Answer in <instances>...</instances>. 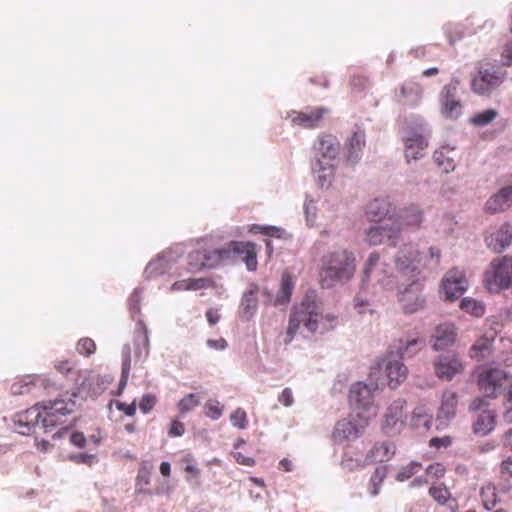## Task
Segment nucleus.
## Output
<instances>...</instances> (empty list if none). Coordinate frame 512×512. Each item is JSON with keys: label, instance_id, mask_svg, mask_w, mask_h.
<instances>
[{"label": "nucleus", "instance_id": "obj_44", "mask_svg": "<svg viewBox=\"0 0 512 512\" xmlns=\"http://www.w3.org/2000/svg\"><path fill=\"white\" fill-rule=\"evenodd\" d=\"M200 401L196 394L190 393L183 397L178 402V408L181 413H187L191 410H193L195 407L199 405Z\"/></svg>", "mask_w": 512, "mask_h": 512}, {"label": "nucleus", "instance_id": "obj_43", "mask_svg": "<svg viewBox=\"0 0 512 512\" xmlns=\"http://www.w3.org/2000/svg\"><path fill=\"white\" fill-rule=\"evenodd\" d=\"M181 462L185 464L183 469L188 474V476L186 477L187 481L199 478L200 470L196 465H194V457L192 454H186L185 456H183Z\"/></svg>", "mask_w": 512, "mask_h": 512}, {"label": "nucleus", "instance_id": "obj_24", "mask_svg": "<svg viewBox=\"0 0 512 512\" xmlns=\"http://www.w3.org/2000/svg\"><path fill=\"white\" fill-rule=\"evenodd\" d=\"M512 205V186H506L491 196L485 205L490 213H497L507 210Z\"/></svg>", "mask_w": 512, "mask_h": 512}, {"label": "nucleus", "instance_id": "obj_13", "mask_svg": "<svg viewBox=\"0 0 512 512\" xmlns=\"http://www.w3.org/2000/svg\"><path fill=\"white\" fill-rule=\"evenodd\" d=\"M468 281L462 271L457 268L449 270L443 281L442 289L448 300L458 299L467 289Z\"/></svg>", "mask_w": 512, "mask_h": 512}, {"label": "nucleus", "instance_id": "obj_60", "mask_svg": "<svg viewBox=\"0 0 512 512\" xmlns=\"http://www.w3.org/2000/svg\"><path fill=\"white\" fill-rule=\"evenodd\" d=\"M35 381H40V378H37L30 383L26 382L24 384L21 383H15L12 385V392L14 394H24L29 393L31 390V385H34Z\"/></svg>", "mask_w": 512, "mask_h": 512}, {"label": "nucleus", "instance_id": "obj_26", "mask_svg": "<svg viewBox=\"0 0 512 512\" xmlns=\"http://www.w3.org/2000/svg\"><path fill=\"white\" fill-rule=\"evenodd\" d=\"M407 368L398 359L388 358L385 362V374L387 376L388 385L391 388L398 387L407 378Z\"/></svg>", "mask_w": 512, "mask_h": 512}, {"label": "nucleus", "instance_id": "obj_45", "mask_svg": "<svg viewBox=\"0 0 512 512\" xmlns=\"http://www.w3.org/2000/svg\"><path fill=\"white\" fill-rule=\"evenodd\" d=\"M434 162L439 168H442V170L446 173L453 171L455 168L454 161L446 157L443 151H436L433 155Z\"/></svg>", "mask_w": 512, "mask_h": 512}, {"label": "nucleus", "instance_id": "obj_40", "mask_svg": "<svg viewBox=\"0 0 512 512\" xmlns=\"http://www.w3.org/2000/svg\"><path fill=\"white\" fill-rule=\"evenodd\" d=\"M122 356H123V364H122V370H121V379L119 382V388L120 390H123L127 384L129 373L131 369V349L130 346L126 345L124 346L122 350Z\"/></svg>", "mask_w": 512, "mask_h": 512}, {"label": "nucleus", "instance_id": "obj_3", "mask_svg": "<svg viewBox=\"0 0 512 512\" xmlns=\"http://www.w3.org/2000/svg\"><path fill=\"white\" fill-rule=\"evenodd\" d=\"M355 262L354 254L345 249L325 254L319 264L320 286L332 288L338 283L349 281L355 273Z\"/></svg>", "mask_w": 512, "mask_h": 512}, {"label": "nucleus", "instance_id": "obj_35", "mask_svg": "<svg viewBox=\"0 0 512 512\" xmlns=\"http://www.w3.org/2000/svg\"><path fill=\"white\" fill-rule=\"evenodd\" d=\"M232 255L231 243L224 248L215 250H205L206 268L212 269L220 265L223 261L229 259Z\"/></svg>", "mask_w": 512, "mask_h": 512}, {"label": "nucleus", "instance_id": "obj_28", "mask_svg": "<svg viewBox=\"0 0 512 512\" xmlns=\"http://www.w3.org/2000/svg\"><path fill=\"white\" fill-rule=\"evenodd\" d=\"M232 254L242 257L247 269L255 271L257 268L256 245L250 242H231Z\"/></svg>", "mask_w": 512, "mask_h": 512}, {"label": "nucleus", "instance_id": "obj_14", "mask_svg": "<svg viewBox=\"0 0 512 512\" xmlns=\"http://www.w3.org/2000/svg\"><path fill=\"white\" fill-rule=\"evenodd\" d=\"M458 403L459 397L455 391L445 390L442 393L440 406L436 414L437 429L440 426H447L456 417Z\"/></svg>", "mask_w": 512, "mask_h": 512}, {"label": "nucleus", "instance_id": "obj_42", "mask_svg": "<svg viewBox=\"0 0 512 512\" xmlns=\"http://www.w3.org/2000/svg\"><path fill=\"white\" fill-rule=\"evenodd\" d=\"M138 331H139V338L140 342L142 344V349L139 351H136V355L139 358L146 359L149 355V336H148V329L146 325L142 322H138Z\"/></svg>", "mask_w": 512, "mask_h": 512}, {"label": "nucleus", "instance_id": "obj_55", "mask_svg": "<svg viewBox=\"0 0 512 512\" xmlns=\"http://www.w3.org/2000/svg\"><path fill=\"white\" fill-rule=\"evenodd\" d=\"M213 286L209 278H189V290H200Z\"/></svg>", "mask_w": 512, "mask_h": 512}, {"label": "nucleus", "instance_id": "obj_23", "mask_svg": "<svg viewBox=\"0 0 512 512\" xmlns=\"http://www.w3.org/2000/svg\"><path fill=\"white\" fill-rule=\"evenodd\" d=\"M365 144V132L362 130L355 131L345 143L346 161L355 164L360 159Z\"/></svg>", "mask_w": 512, "mask_h": 512}, {"label": "nucleus", "instance_id": "obj_54", "mask_svg": "<svg viewBox=\"0 0 512 512\" xmlns=\"http://www.w3.org/2000/svg\"><path fill=\"white\" fill-rule=\"evenodd\" d=\"M313 169L319 173V179L324 181L331 178L333 175V166L329 163L324 166L321 160L316 162Z\"/></svg>", "mask_w": 512, "mask_h": 512}, {"label": "nucleus", "instance_id": "obj_25", "mask_svg": "<svg viewBox=\"0 0 512 512\" xmlns=\"http://www.w3.org/2000/svg\"><path fill=\"white\" fill-rule=\"evenodd\" d=\"M39 421L42 422V415L37 407L20 412L15 417V423L20 428L19 433L23 435L30 434L34 427L39 424Z\"/></svg>", "mask_w": 512, "mask_h": 512}, {"label": "nucleus", "instance_id": "obj_2", "mask_svg": "<svg viewBox=\"0 0 512 512\" xmlns=\"http://www.w3.org/2000/svg\"><path fill=\"white\" fill-rule=\"evenodd\" d=\"M339 323L338 317L332 313H323L312 295H306L300 305L295 306L289 316L284 343L290 344L301 325L310 334H324L333 330Z\"/></svg>", "mask_w": 512, "mask_h": 512}, {"label": "nucleus", "instance_id": "obj_56", "mask_svg": "<svg viewBox=\"0 0 512 512\" xmlns=\"http://www.w3.org/2000/svg\"><path fill=\"white\" fill-rule=\"evenodd\" d=\"M445 472L446 468L442 463H433L426 469L427 475L435 479L442 478L445 475Z\"/></svg>", "mask_w": 512, "mask_h": 512}, {"label": "nucleus", "instance_id": "obj_38", "mask_svg": "<svg viewBox=\"0 0 512 512\" xmlns=\"http://www.w3.org/2000/svg\"><path fill=\"white\" fill-rule=\"evenodd\" d=\"M206 269L205 250H195L188 255V272L196 273Z\"/></svg>", "mask_w": 512, "mask_h": 512}, {"label": "nucleus", "instance_id": "obj_52", "mask_svg": "<svg viewBox=\"0 0 512 512\" xmlns=\"http://www.w3.org/2000/svg\"><path fill=\"white\" fill-rule=\"evenodd\" d=\"M157 403V398L153 394H144L139 401V409L144 413H150Z\"/></svg>", "mask_w": 512, "mask_h": 512}, {"label": "nucleus", "instance_id": "obj_15", "mask_svg": "<svg viewBox=\"0 0 512 512\" xmlns=\"http://www.w3.org/2000/svg\"><path fill=\"white\" fill-rule=\"evenodd\" d=\"M366 236L370 245L376 246L383 243H389L390 245L395 246L400 236V228L395 227L393 222L390 225L385 224L373 226L369 228Z\"/></svg>", "mask_w": 512, "mask_h": 512}, {"label": "nucleus", "instance_id": "obj_37", "mask_svg": "<svg viewBox=\"0 0 512 512\" xmlns=\"http://www.w3.org/2000/svg\"><path fill=\"white\" fill-rule=\"evenodd\" d=\"M480 496L482 499V506L488 511L492 510L498 502L496 487L491 483L481 488Z\"/></svg>", "mask_w": 512, "mask_h": 512}, {"label": "nucleus", "instance_id": "obj_34", "mask_svg": "<svg viewBox=\"0 0 512 512\" xmlns=\"http://www.w3.org/2000/svg\"><path fill=\"white\" fill-rule=\"evenodd\" d=\"M294 279L290 273H283L280 288L274 301V305H284L289 303L294 289Z\"/></svg>", "mask_w": 512, "mask_h": 512}, {"label": "nucleus", "instance_id": "obj_50", "mask_svg": "<svg viewBox=\"0 0 512 512\" xmlns=\"http://www.w3.org/2000/svg\"><path fill=\"white\" fill-rule=\"evenodd\" d=\"M230 421L234 427L238 429H245L248 425L247 414L242 408L236 409L230 415Z\"/></svg>", "mask_w": 512, "mask_h": 512}, {"label": "nucleus", "instance_id": "obj_31", "mask_svg": "<svg viewBox=\"0 0 512 512\" xmlns=\"http://www.w3.org/2000/svg\"><path fill=\"white\" fill-rule=\"evenodd\" d=\"M424 347V340L419 335H408L398 341L396 347L398 356L403 358H411L416 355Z\"/></svg>", "mask_w": 512, "mask_h": 512}, {"label": "nucleus", "instance_id": "obj_7", "mask_svg": "<svg viewBox=\"0 0 512 512\" xmlns=\"http://www.w3.org/2000/svg\"><path fill=\"white\" fill-rule=\"evenodd\" d=\"M75 408L76 402L67 394L59 399L49 401L41 411L43 428L63 425L66 422L67 415L71 414Z\"/></svg>", "mask_w": 512, "mask_h": 512}, {"label": "nucleus", "instance_id": "obj_29", "mask_svg": "<svg viewBox=\"0 0 512 512\" xmlns=\"http://www.w3.org/2000/svg\"><path fill=\"white\" fill-rule=\"evenodd\" d=\"M315 149L324 160L331 161L338 156L340 144L336 137L329 134H323L318 137Z\"/></svg>", "mask_w": 512, "mask_h": 512}, {"label": "nucleus", "instance_id": "obj_16", "mask_svg": "<svg viewBox=\"0 0 512 512\" xmlns=\"http://www.w3.org/2000/svg\"><path fill=\"white\" fill-rule=\"evenodd\" d=\"M457 339V330L452 323L437 325L431 335L432 349L442 351L454 345Z\"/></svg>", "mask_w": 512, "mask_h": 512}, {"label": "nucleus", "instance_id": "obj_30", "mask_svg": "<svg viewBox=\"0 0 512 512\" xmlns=\"http://www.w3.org/2000/svg\"><path fill=\"white\" fill-rule=\"evenodd\" d=\"M395 454V445L390 441L376 443L366 454L365 462L381 463L386 462Z\"/></svg>", "mask_w": 512, "mask_h": 512}, {"label": "nucleus", "instance_id": "obj_6", "mask_svg": "<svg viewBox=\"0 0 512 512\" xmlns=\"http://www.w3.org/2000/svg\"><path fill=\"white\" fill-rule=\"evenodd\" d=\"M377 415L376 411L364 415L361 412H353L348 418L339 420L333 431L335 441L343 442L347 440L357 439L368 427L372 418Z\"/></svg>", "mask_w": 512, "mask_h": 512}, {"label": "nucleus", "instance_id": "obj_27", "mask_svg": "<svg viewBox=\"0 0 512 512\" xmlns=\"http://www.w3.org/2000/svg\"><path fill=\"white\" fill-rule=\"evenodd\" d=\"M433 422L431 410L426 405L416 406L409 419V427L414 430H430Z\"/></svg>", "mask_w": 512, "mask_h": 512}, {"label": "nucleus", "instance_id": "obj_32", "mask_svg": "<svg viewBox=\"0 0 512 512\" xmlns=\"http://www.w3.org/2000/svg\"><path fill=\"white\" fill-rule=\"evenodd\" d=\"M496 418L495 410H483L473 423V432L481 436L488 435L496 426Z\"/></svg>", "mask_w": 512, "mask_h": 512}, {"label": "nucleus", "instance_id": "obj_4", "mask_svg": "<svg viewBox=\"0 0 512 512\" xmlns=\"http://www.w3.org/2000/svg\"><path fill=\"white\" fill-rule=\"evenodd\" d=\"M478 387L485 397H502L505 407L503 419L506 423L512 424V376L504 370L492 368L479 375Z\"/></svg>", "mask_w": 512, "mask_h": 512}, {"label": "nucleus", "instance_id": "obj_10", "mask_svg": "<svg viewBox=\"0 0 512 512\" xmlns=\"http://www.w3.org/2000/svg\"><path fill=\"white\" fill-rule=\"evenodd\" d=\"M406 401L394 400L386 409L382 423V429L387 433H400L406 426L405 416Z\"/></svg>", "mask_w": 512, "mask_h": 512}, {"label": "nucleus", "instance_id": "obj_57", "mask_svg": "<svg viewBox=\"0 0 512 512\" xmlns=\"http://www.w3.org/2000/svg\"><path fill=\"white\" fill-rule=\"evenodd\" d=\"M499 471L503 479L509 480L512 478V456L505 458L501 462Z\"/></svg>", "mask_w": 512, "mask_h": 512}, {"label": "nucleus", "instance_id": "obj_22", "mask_svg": "<svg viewBox=\"0 0 512 512\" xmlns=\"http://www.w3.org/2000/svg\"><path fill=\"white\" fill-rule=\"evenodd\" d=\"M387 274L386 264L381 262L379 253H371L364 268L365 279H374L378 283H384V277H386Z\"/></svg>", "mask_w": 512, "mask_h": 512}, {"label": "nucleus", "instance_id": "obj_47", "mask_svg": "<svg viewBox=\"0 0 512 512\" xmlns=\"http://www.w3.org/2000/svg\"><path fill=\"white\" fill-rule=\"evenodd\" d=\"M205 415L212 419L217 420L223 414V406L216 400H208L204 406Z\"/></svg>", "mask_w": 512, "mask_h": 512}, {"label": "nucleus", "instance_id": "obj_39", "mask_svg": "<svg viewBox=\"0 0 512 512\" xmlns=\"http://www.w3.org/2000/svg\"><path fill=\"white\" fill-rule=\"evenodd\" d=\"M460 308L476 317H481L485 313V306L481 301L472 299V298H464L460 303Z\"/></svg>", "mask_w": 512, "mask_h": 512}, {"label": "nucleus", "instance_id": "obj_41", "mask_svg": "<svg viewBox=\"0 0 512 512\" xmlns=\"http://www.w3.org/2000/svg\"><path fill=\"white\" fill-rule=\"evenodd\" d=\"M386 475L387 473L385 467H377L375 469L369 481V490L372 496L378 495Z\"/></svg>", "mask_w": 512, "mask_h": 512}, {"label": "nucleus", "instance_id": "obj_12", "mask_svg": "<svg viewBox=\"0 0 512 512\" xmlns=\"http://www.w3.org/2000/svg\"><path fill=\"white\" fill-rule=\"evenodd\" d=\"M504 80V76L494 70H479L477 76L472 79L471 89L478 95L489 96L498 88Z\"/></svg>", "mask_w": 512, "mask_h": 512}, {"label": "nucleus", "instance_id": "obj_46", "mask_svg": "<svg viewBox=\"0 0 512 512\" xmlns=\"http://www.w3.org/2000/svg\"><path fill=\"white\" fill-rule=\"evenodd\" d=\"M497 116L498 112L496 110L488 109L476 114L471 121L474 125L485 126L491 123Z\"/></svg>", "mask_w": 512, "mask_h": 512}, {"label": "nucleus", "instance_id": "obj_63", "mask_svg": "<svg viewBox=\"0 0 512 512\" xmlns=\"http://www.w3.org/2000/svg\"><path fill=\"white\" fill-rule=\"evenodd\" d=\"M487 398L484 395L482 397H476L470 404L469 409L471 411H479L484 407L488 406Z\"/></svg>", "mask_w": 512, "mask_h": 512}, {"label": "nucleus", "instance_id": "obj_33", "mask_svg": "<svg viewBox=\"0 0 512 512\" xmlns=\"http://www.w3.org/2000/svg\"><path fill=\"white\" fill-rule=\"evenodd\" d=\"M392 204L385 198H376L369 202L366 207L368 220L377 222L385 219L391 212Z\"/></svg>", "mask_w": 512, "mask_h": 512}, {"label": "nucleus", "instance_id": "obj_62", "mask_svg": "<svg viewBox=\"0 0 512 512\" xmlns=\"http://www.w3.org/2000/svg\"><path fill=\"white\" fill-rule=\"evenodd\" d=\"M70 442L76 447L83 448L86 444V438L82 432L75 431L70 436Z\"/></svg>", "mask_w": 512, "mask_h": 512}, {"label": "nucleus", "instance_id": "obj_9", "mask_svg": "<svg viewBox=\"0 0 512 512\" xmlns=\"http://www.w3.org/2000/svg\"><path fill=\"white\" fill-rule=\"evenodd\" d=\"M436 376L445 381H451L464 371V364L456 353L439 355L433 361Z\"/></svg>", "mask_w": 512, "mask_h": 512}, {"label": "nucleus", "instance_id": "obj_19", "mask_svg": "<svg viewBox=\"0 0 512 512\" xmlns=\"http://www.w3.org/2000/svg\"><path fill=\"white\" fill-rule=\"evenodd\" d=\"M175 261L176 257L174 256V253L171 250L166 251L161 256L148 263L145 268V274L148 278H155L163 275L171 270Z\"/></svg>", "mask_w": 512, "mask_h": 512}, {"label": "nucleus", "instance_id": "obj_20", "mask_svg": "<svg viewBox=\"0 0 512 512\" xmlns=\"http://www.w3.org/2000/svg\"><path fill=\"white\" fill-rule=\"evenodd\" d=\"M486 243L495 252H501L512 243V224L505 223L486 237Z\"/></svg>", "mask_w": 512, "mask_h": 512}, {"label": "nucleus", "instance_id": "obj_48", "mask_svg": "<svg viewBox=\"0 0 512 512\" xmlns=\"http://www.w3.org/2000/svg\"><path fill=\"white\" fill-rule=\"evenodd\" d=\"M429 494L434 500H436L440 504H445L450 497L449 490L443 485L432 486L429 489Z\"/></svg>", "mask_w": 512, "mask_h": 512}, {"label": "nucleus", "instance_id": "obj_11", "mask_svg": "<svg viewBox=\"0 0 512 512\" xmlns=\"http://www.w3.org/2000/svg\"><path fill=\"white\" fill-rule=\"evenodd\" d=\"M329 113L326 107H307L304 111H291L288 118L292 125L305 129H314L320 126L324 117Z\"/></svg>", "mask_w": 512, "mask_h": 512}, {"label": "nucleus", "instance_id": "obj_51", "mask_svg": "<svg viewBox=\"0 0 512 512\" xmlns=\"http://www.w3.org/2000/svg\"><path fill=\"white\" fill-rule=\"evenodd\" d=\"M367 464L365 460L361 459H354L353 457L349 456L347 453L344 455L342 461H341V467L344 470L347 471H354L356 469L362 468Z\"/></svg>", "mask_w": 512, "mask_h": 512}, {"label": "nucleus", "instance_id": "obj_5", "mask_svg": "<svg viewBox=\"0 0 512 512\" xmlns=\"http://www.w3.org/2000/svg\"><path fill=\"white\" fill-rule=\"evenodd\" d=\"M484 287L490 293H499L512 285V258H495L484 273Z\"/></svg>", "mask_w": 512, "mask_h": 512}, {"label": "nucleus", "instance_id": "obj_58", "mask_svg": "<svg viewBox=\"0 0 512 512\" xmlns=\"http://www.w3.org/2000/svg\"><path fill=\"white\" fill-rule=\"evenodd\" d=\"M452 438L450 436L433 437L429 441V446L434 448H447L451 446Z\"/></svg>", "mask_w": 512, "mask_h": 512}, {"label": "nucleus", "instance_id": "obj_8", "mask_svg": "<svg viewBox=\"0 0 512 512\" xmlns=\"http://www.w3.org/2000/svg\"><path fill=\"white\" fill-rule=\"evenodd\" d=\"M349 403L353 412H361L364 415L376 411L373 405L372 389L363 382H357L350 388Z\"/></svg>", "mask_w": 512, "mask_h": 512}, {"label": "nucleus", "instance_id": "obj_53", "mask_svg": "<svg viewBox=\"0 0 512 512\" xmlns=\"http://www.w3.org/2000/svg\"><path fill=\"white\" fill-rule=\"evenodd\" d=\"M421 468V464L418 462H411L409 465L404 467L399 473H398V480L404 481L412 477L414 474H416Z\"/></svg>", "mask_w": 512, "mask_h": 512}, {"label": "nucleus", "instance_id": "obj_36", "mask_svg": "<svg viewBox=\"0 0 512 512\" xmlns=\"http://www.w3.org/2000/svg\"><path fill=\"white\" fill-rule=\"evenodd\" d=\"M491 341L488 338L478 339L470 348V357L481 361L487 358L491 351Z\"/></svg>", "mask_w": 512, "mask_h": 512}, {"label": "nucleus", "instance_id": "obj_18", "mask_svg": "<svg viewBox=\"0 0 512 512\" xmlns=\"http://www.w3.org/2000/svg\"><path fill=\"white\" fill-rule=\"evenodd\" d=\"M423 222V212L416 205L405 207L398 217L393 221L395 227L400 228V232L405 229L416 230L420 228Z\"/></svg>", "mask_w": 512, "mask_h": 512}, {"label": "nucleus", "instance_id": "obj_1", "mask_svg": "<svg viewBox=\"0 0 512 512\" xmlns=\"http://www.w3.org/2000/svg\"><path fill=\"white\" fill-rule=\"evenodd\" d=\"M440 250L434 247L429 248L428 252H420L412 244L404 245L399 249L395 257V269L398 277L407 282V287L403 291L401 301L406 313H415L425 307V297L418 292L422 288V271L433 265L438 266L440 261Z\"/></svg>", "mask_w": 512, "mask_h": 512}, {"label": "nucleus", "instance_id": "obj_49", "mask_svg": "<svg viewBox=\"0 0 512 512\" xmlns=\"http://www.w3.org/2000/svg\"><path fill=\"white\" fill-rule=\"evenodd\" d=\"M76 349L79 354L87 357L95 352L96 344L91 338H81L77 343Z\"/></svg>", "mask_w": 512, "mask_h": 512}, {"label": "nucleus", "instance_id": "obj_59", "mask_svg": "<svg viewBox=\"0 0 512 512\" xmlns=\"http://www.w3.org/2000/svg\"><path fill=\"white\" fill-rule=\"evenodd\" d=\"M185 432V426L182 422L178 420H173L171 422L170 428L168 430V435L170 437H180Z\"/></svg>", "mask_w": 512, "mask_h": 512}, {"label": "nucleus", "instance_id": "obj_61", "mask_svg": "<svg viewBox=\"0 0 512 512\" xmlns=\"http://www.w3.org/2000/svg\"><path fill=\"white\" fill-rule=\"evenodd\" d=\"M278 400L286 407L291 406L294 402L292 390L290 388H285L279 395Z\"/></svg>", "mask_w": 512, "mask_h": 512}, {"label": "nucleus", "instance_id": "obj_17", "mask_svg": "<svg viewBox=\"0 0 512 512\" xmlns=\"http://www.w3.org/2000/svg\"><path fill=\"white\" fill-rule=\"evenodd\" d=\"M458 81L446 85L441 93L442 113L451 119H456L461 114L462 105L456 99Z\"/></svg>", "mask_w": 512, "mask_h": 512}, {"label": "nucleus", "instance_id": "obj_21", "mask_svg": "<svg viewBox=\"0 0 512 512\" xmlns=\"http://www.w3.org/2000/svg\"><path fill=\"white\" fill-rule=\"evenodd\" d=\"M428 147V141L425 136L416 132L411 133L404 139L405 157L407 162L417 160L423 156V152Z\"/></svg>", "mask_w": 512, "mask_h": 512}, {"label": "nucleus", "instance_id": "obj_64", "mask_svg": "<svg viewBox=\"0 0 512 512\" xmlns=\"http://www.w3.org/2000/svg\"><path fill=\"white\" fill-rule=\"evenodd\" d=\"M502 59L505 65H512V41L504 46L502 51Z\"/></svg>", "mask_w": 512, "mask_h": 512}]
</instances>
